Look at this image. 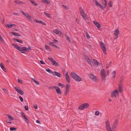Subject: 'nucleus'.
Returning <instances> with one entry per match:
<instances>
[{
	"label": "nucleus",
	"mask_w": 131,
	"mask_h": 131,
	"mask_svg": "<svg viewBox=\"0 0 131 131\" xmlns=\"http://www.w3.org/2000/svg\"><path fill=\"white\" fill-rule=\"evenodd\" d=\"M71 75L72 78L76 81L79 82L81 81V78L74 73L71 72Z\"/></svg>",
	"instance_id": "1"
},
{
	"label": "nucleus",
	"mask_w": 131,
	"mask_h": 131,
	"mask_svg": "<svg viewBox=\"0 0 131 131\" xmlns=\"http://www.w3.org/2000/svg\"><path fill=\"white\" fill-rule=\"evenodd\" d=\"M122 80L120 81L119 84V85L118 90H115V97H116V95H118L119 93L118 92L121 93L123 91V90L122 89V83H121Z\"/></svg>",
	"instance_id": "2"
},
{
	"label": "nucleus",
	"mask_w": 131,
	"mask_h": 131,
	"mask_svg": "<svg viewBox=\"0 0 131 131\" xmlns=\"http://www.w3.org/2000/svg\"><path fill=\"white\" fill-rule=\"evenodd\" d=\"M89 106V104L88 103H84L80 106L78 107V109L80 110H83L88 107Z\"/></svg>",
	"instance_id": "3"
},
{
	"label": "nucleus",
	"mask_w": 131,
	"mask_h": 131,
	"mask_svg": "<svg viewBox=\"0 0 131 131\" xmlns=\"http://www.w3.org/2000/svg\"><path fill=\"white\" fill-rule=\"evenodd\" d=\"M100 46L104 53L106 54V49L105 44L103 42H100Z\"/></svg>",
	"instance_id": "4"
},
{
	"label": "nucleus",
	"mask_w": 131,
	"mask_h": 131,
	"mask_svg": "<svg viewBox=\"0 0 131 131\" xmlns=\"http://www.w3.org/2000/svg\"><path fill=\"white\" fill-rule=\"evenodd\" d=\"M79 9L80 14H81L84 20H86L87 19L86 17V14L84 11L83 10V9L82 7H80L79 8Z\"/></svg>",
	"instance_id": "5"
},
{
	"label": "nucleus",
	"mask_w": 131,
	"mask_h": 131,
	"mask_svg": "<svg viewBox=\"0 0 131 131\" xmlns=\"http://www.w3.org/2000/svg\"><path fill=\"white\" fill-rule=\"evenodd\" d=\"M85 59L87 61L88 63L92 66L93 67L94 66V64L92 61H91L90 58L88 57L87 56L85 55L84 56Z\"/></svg>",
	"instance_id": "6"
},
{
	"label": "nucleus",
	"mask_w": 131,
	"mask_h": 131,
	"mask_svg": "<svg viewBox=\"0 0 131 131\" xmlns=\"http://www.w3.org/2000/svg\"><path fill=\"white\" fill-rule=\"evenodd\" d=\"M19 48V49H18V50L22 53H25L24 52V51H26L27 52H28L29 51L28 49H27L25 47H20V48Z\"/></svg>",
	"instance_id": "7"
},
{
	"label": "nucleus",
	"mask_w": 131,
	"mask_h": 131,
	"mask_svg": "<svg viewBox=\"0 0 131 131\" xmlns=\"http://www.w3.org/2000/svg\"><path fill=\"white\" fill-rule=\"evenodd\" d=\"M100 73L102 77V80H105V70L103 69H102L101 70Z\"/></svg>",
	"instance_id": "8"
},
{
	"label": "nucleus",
	"mask_w": 131,
	"mask_h": 131,
	"mask_svg": "<svg viewBox=\"0 0 131 131\" xmlns=\"http://www.w3.org/2000/svg\"><path fill=\"white\" fill-rule=\"evenodd\" d=\"M106 127L107 131H114L113 127L112 129L110 126V123L108 122H106Z\"/></svg>",
	"instance_id": "9"
},
{
	"label": "nucleus",
	"mask_w": 131,
	"mask_h": 131,
	"mask_svg": "<svg viewBox=\"0 0 131 131\" xmlns=\"http://www.w3.org/2000/svg\"><path fill=\"white\" fill-rule=\"evenodd\" d=\"M14 89L19 94L22 95L24 94V92L20 89L18 88L17 87L15 86Z\"/></svg>",
	"instance_id": "10"
},
{
	"label": "nucleus",
	"mask_w": 131,
	"mask_h": 131,
	"mask_svg": "<svg viewBox=\"0 0 131 131\" xmlns=\"http://www.w3.org/2000/svg\"><path fill=\"white\" fill-rule=\"evenodd\" d=\"M20 12L23 15L25 16L26 18L29 19L30 20H31V19H30V16L27 13H25L22 10Z\"/></svg>",
	"instance_id": "11"
},
{
	"label": "nucleus",
	"mask_w": 131,
	"mask_h": 131,
	"mask_svg": "<svg viewBox=\"0 0 131 131\" xmlns=\"http://www.w3.org/2000/svg\"><path fill=\"white\" fill-rule=\"evenodd\" d=\"M119 31L118 29L115 30V39H116L118 38V36L120 34Z\"/></svg>",
	"instance_id": "12"
},
{
	"label": "nucleus",
	"mask_w": 131,
	"mask_h": 131,
	"mask_svg": "<svg viewBox=\"0 0 131 131\" xmlns=\"http://www.w3.org/2000/svg\"><path fill=\"white\" fill-rule=\"evenodd\" d=\"M93 22L98 29L100 28L101 26L99 23L95 21H93Z\"/></svg>",
	"instance_id": "13"
},
{
	"label": "nucleus",
	"mask_w": 131,
	"mask_h": 131,
	"mask_svg": "<svg viewBox=\"0 0 131 131\" xmlns=\"http://www.w3.org/2000/svg\"><path fill=\"white\" fill-rule=\"evenodd\" d=\"M53 75H54L56 76L59 78L61 77L60 74L57 72L54 71L53 73Z\"/></svg>",
	"instance_id": "14"
},
{
	"label": "nucleus",
	"mask_w": 131,
	"mask_h": 131,
	"mask_svg": "<svg viewBox=\"0 0 131 131\" xmlns=\"http://www.w3.org/2000/svg\"><path fill=\"white\" fill-rule=\"evenodd\" d=\"M55 89H56V92L58 94L60 95L61 94V92L58 86H57Z\"/></svg>",
	"instance_id": "15"
},
{
	"label": "nucleus",
	"mask_w": 131,
	"mask_h": 131,
	"mask_svg": "<svg viewBox=\"0 0 131 131\" xmlns=\"http://www.w3.org/2000/svg\"><path fill=\"white\" fill-rule=\"evenodd\" d=\"M54 32L56 34H58L59 35H61L62 34L61 31L57 29L54 30Z\"/></svg>",
	"instance_id": "16"
},
{
	"label": "nucleus",
	"mask_w": 131,
	"mask_h": 131,
	"mask_svg": "<svg viewBox=\"0 0 131 131\" xmlns=\"http://www.w3.org/2000/svg\"><path fill=\"white\" fill-rule=\"evenodd\" d=\"M65 77L67 82L68 83L70 82V78L68 76V72L66 74Z\"/></svg>",
	"instance_id": "17"
},
{
	"label": "nucleus",
	"mask_w": 131,
	"mask_h": 131,
	"mask_svg": "<svg viewBox=\"0 0 131 131\" xmlns=\"http://www.w3.org/2000/svg\"><path fill=\"white\" fill-rule=\"evenodd\" d=\"M93 61L95 65L99 66V63L97 60L95 59H93Z\"/></svg>",
	"instance_id": "18"
},
{
	"label": "nucleus",
	"mask_w": 131,
	"mask_h": 131,
	"mask_svg": "<svg viewBox=\"0 0 131 131\" xmlns=\"http://www.w3.org/2000/svg\"><path fill=\"white\" fill-rule=\"evenodd\" d=\"M90 77L92 79H93V80L95 81H96V77H95L94 75H93L92 74H90L89 75Z\"/></svg>",
	"instance_id": "19"
},
{
	"label": "nucleus",
	"mask_w": 131,
	"mask_h": 131,
	"mask_svg": "<svg viewBox=\"0 0 131 131\" xmlns=\"http://www.w3.org/2000/svg\"><path fill=\"white\" fill-rule=\"evenodd\" d=\"M0 66L1 69L5 72H6V69L5 68L3 64L2 63H0Z\"/></svg>",
	"instance_id": "20"
},
{
	"label": "nucleus",
	"mask_w": 131,
	"mask_h": 131,
	"mask_svg": "<svg viewBox=\"0 0 131 131\" xmlns=\"http://www.w3.org/2000/svg\"><path fill=\"white\" fill-rule=\"evenodd\" d=\"M15 26V24H6V26L9 28H11L13 26Z\"/></svg>",
	"instance_id": "21"
},
{
	"label": "nucleus",
	"mask_w": 131,
	"mask_h": 131,
	"mask_svg": "<svg viewBox=\"0 0 131 131\" xmlns=\"http://www.w3.org/2000/svg\"><path fill=\"white\" fill-rule=\"evenodd\" d=\"M102 4L104 5V8H105L106 6V0H102Z\"/></svg>",
	"instance_id": "22"
},
{
	"label": "nucleus",
	"mask_w": 131,
	"mask_h": 131,
	"mask_svg": "<svg viewBox=\"0 0 131 131\" xmlns=\"http://www.w3.org/2000/svg\"><path fill=\"white\" fill-rule=\"evenodd\" d=\"M5 115L8 117V118L10 119L12 121H13L14 120V118H13V117L12 116L10 115H9L8 114H6Z\"/></svg>",
	"instance_id": "23"
},
{
	"label": "nucleus",
	"mask_w": 131,
	"mask_h": 131,
	"mask_svg": "<svg viewBox=\"0 0 131 131\" xmlns=\"http://www.w3.org/2000/svg\"><path fill=\"white\" fill-rule=\"evenodd\" d=\"M11 33L13 35L19 37L20 36V35L19 34L16 32H11Z\"/></svg>",
	"instance_id": "24"
},
{
	"label": "nucleus",
	"mask_w": 131,
	"mask_h": 131,
	"mask_svg": "<svg viewBox=\"0 0 131 131\" xmlns=\"http://www.w3.org/2000/svg\"><path fill=\"white\" fill-rule=\"evenodd\" d=\"M13 40L14 41H17V42H19L21 43H23V41L21 40H18L17 39H16L15 38H14L13 39Z\"/></svg>",
	"instance_id": "25"
},
{
	"label": "nucleus",
	"mask_w": 131,
	"mask_h": 131,
	"mask_svg": "<svg viewBox=\"0 0 131 131\" xmlns=\"http://www.w3.org/2000/svg\"><path fill=\"white\" fill-rule=\"evenodd\" d=\"M12 46L15 48L17 49L18 50L19 49V48H20V47H19V46L17 44H15L14 43H13L12 44Z\"/></svg>",
	"instance_id": "26"
},
{
	"label": "nucleus",
	"mask_w": 131,
	"mask_h": 131,
	"mask_svg": "<svg viewBox=\"0 0 131 131\" xmlns=\"http://www.w3.org/2000/svg\"><path fill=\"white\" fill-rule=\"evenodd\" d=\"M14 2L16 4H23V2L20 1H15Z\"/></svg>",
	"instance_id": "27"
},
{
	"label": "nucleus",
	"mask_w": 131,
	"mask_h": 131,
	"mask_svg": "<svg viewBox=\"0 0 131 131\" xmlns=\"http://www.w3.org/2000/svg\"><path fill=\"white\" fill-rule=\"evenodd\" d=\"M52 64L56 66H58L59 64L58 63L56 62V61H54L53 62H52Z\"/></svg>",
	"instance_id": "28"
},
{
	"label": "nucleus",
	"mask_w": 131,
	"mask_h": 131,
	"mask_svg": "<svg viewBox=\"0 0 131 131\" xmlns=\"http://www.w3.org/2000/svg\"><path fill=\"white\" fill-rule=\"evenodd\" d=\"M17 128L15 127H11L10 128V131H16L17 130Z\"/></svg>",
	"instance_id": "29"
},
{
	"label": "nucleus",
	"mask_w": 131,
	"mask_h": 131,
	"mask_svg": "<svg viewBox=\"0 0 131 131\" xmlns=\"http://www.w3.org/2000/svg\"><path fill=\"white\" fill-rule=\"evenodd\" d=\"M111 96L112 98L114 97H115V90L112 92Z\"/></svg>",
	"instance_id": "30"
},
{
	"label": "nucleus",
	"mask_w": 131,
	"mask_h": 131,
	"mask_svg": "<svg viewBox=\"0 0 131 131\" xmlns=\"http://www.w3.org/2000/svg\"><path fill=\"white\" fill-rule=\"evenodd\" d=\"M45 48L48 51H50L49 47L47 45H45Z\"/></svg>",
	"instance_id": "31"
},
{
	"label": "nucleus",
	"mask_w": 131,
	"mask_h": 131,
	"mask_svg": "<svg viewBox=\"0 0 131 131\" xmlns=\"http://www.w3.org/2000/svg\"><path fill=\"white\" fill-rule=\"evenodd\" d=\"M44 14L47 17L50 18V15L49 14H48V13L45 12H44Z\"/></svg>",
	"instance_id": "32"
},
{
	"label": "nucleus",
	"mask_w": 131,
	"mask_h": 131,
	"mask_svg": "<svg viewBox=\"0 0 131 131\" xmlns=\"http://www.w3.org/2000/svg\"><path fill=\"white\" fill-rule=\"evenodd\" d=\"M46 71L50 73L53 74L52 72L49 69H46Z\"/></svg>",
	"instance_id": "33"
},
{
	"label": "nucleus",
	"mask_w": 131,
	"mask_h": 131,
	"mask_svg": "<svg viewBox=\"0 0 131 131\" xmlns=\"http://www.w3.org/2000/svg\"><path fill=\"white\" fill-rule=\"evenodd\" d=\"M32 79L34 81V82L36 83L37 85H39V83L38 82L36 81L35 79L34 78H32Z\"/></svg>",
	"instance_id": "34"
},
{
	"label": "nucleus",
	"mask_w": 131,
	"mask_h": 131,
	"mask_svg": "<svg viewBox=\"0 0 131 131\" xmlns=\"http://www.w3.org/2000/svg\"><path fill=\"white\" fill-rule=\"evenodd\" d=\"M42 1L43 2L47 4H48L50 3L47 0H42Z\"/></svg>",
	"instance_id": "35"
},
{
	"label": "nucleus",
	"mask_w": 131,
	"mask_h": 131,
	"mask_svg": "<svg viewBox=\"0 0 131 131\" xmlns=\"http://www.w3.org/2000/svg\"><path fill=\"white\" fill-rule=\"evenodd\" d=\"M86 37L88 39H89L90 38V36L89 34L87 32H86Z\"/></svg>",
	"instance_id": "36"
},
{
	"label": "nucleus",
	"mask_w": 131,
	"mask_h": 131,
	"mask_svg": "<svg viewBox=\"0 0 131 131\" xmlns=\"http://www.w3.org/2000/svg\"><path fill=\"white\" fill-rule=\"evenodd\" d=\"M98 6L102 10H104V7L101 4H100Z\"/></svg>",
	"instance_id": "37"
},
{
	"label": "nucleus",
	"mask_w": 131,
	"mask_h": 131,
	"mask_svg": "<svg viewBox=\"0 0 131 131\" xmlns=\"http://www.w3.org/2000/svg\"><path fill=\"white\" fill-rule=\"evenodd\" d=\"M66 39L69 42L70 41V40L69 37L67 35H66Z\"/></svg>",
	"instance_id": "38"
},
{
	"label": "nucleus",
	"mask_w": 131,
	"mask_h": 131,
	"mask_svg": "<svg viewBox=\"0 0 131 131\" xmlns=\"http://www.w3.org/2000/svg\"><path fill=\"white\" fill-rule=\"evenodd\" d=\"M30 2L32 3L34 5H35V6L37 5V4L36 3V2L34 1H32L31 0L30 1Z\"/></svg>",
	"instance_id": "39"
},
{
	"label": "nucleus",
	"mask_w": 131,
	"mask_h": 131,
	"mask_svg": "<svg viewBox=\"0 0 131 131\" xmlns=\"http://www.w3.org/2000/svg\"><path fill=\"white\" fill-rule=\"evenodd\" d=\"M49 44L50 45L53 47H54V45H55V44H54L52 42H49Z\"/></svg>",
	"instance_id": "40"
},
{
	"label": "nucleus",
	"mask_w": 131,
	"mask_h": 131,
	"mask_svg": "<svg viewBox=\"0 0 131 131\" xmlns=\"http://www.w3.org/2000/svg\"><path fill=\"white\" fill-rule=\"evenodd\" d=\"M95 1V4L97 5V6H98L100 4L97 1H96V0H95L94 1Z\"/></svg>",
	"instance_id": "41"
},
{
	"label": "nucleus",
	"mask_w": 131,
	"mask_h": 131,
	"mask_svg": "<svg viewBox=\"0 0 131 131\" xmlns=\"http://www.w3.org/2000/svg\"><path fill=\"white\" fill-rule=\"evenodd\" d=\"M48 59L50 61H51L52 62L54 61L53 59L52 58H48Z\"/></svg>",
	"instance_id": "42"
},
{
	"label": "nucleus",
	"mask_w": 131,
	"mask_h": 131,
	"mask_svg": "<svg viewBox=\"0 0 131 131\" xmlns=\"http://www.w3.org/2000/svg\"><path fill=\"white\" fill-rule=\"evenodd\" d=\"M35 21L37 23H40L41 22H42V21L41 20H38L36 19L35 20Z\"/></svg>",
	"instance_id": "43"
},
{
	"label": "nucleus",
	"mask_w": 131,
	"mask_h": 131,
	"mask_svg": "<svg viewBox=\"0 0 131 131\" xmlns=\"http://www.w3.org/2000/svg\"><path fill=\"white\" fill-rule=\"evenodd\" d=\"M62 6L64 7L67 10L68 9V8L67 6L65 5H62Z\"/></svg>",
	"instance_id": "44"
},
{
	"label": "nucleus",
	"mask_w": 131,
	"mask_h": 131,
	"mask_svg": "<svg viewBox=\"0 0 131 131\" xmlns=\"http://www.w3.org/2000/svg\"><path fill=\"white\" fill-rule=\"evenodd\" d=\"M19 97L21 102H23V99L21 96H19Z\"/></svg>",
	"instance_id": "45"
},
{
	"label": "nucleus",
	"mask_w": 131,
	"mask_h": 131,
	"mask_svg": "<svg viewBox=\"0 0 131 131\" xmlns=\"http://www.w3.org/2000/svg\"><path fill=\"white\" fill-rule=\"evenodd\" d=\"M58 85L59 86H61L62 88L64 87V85L60 83H58Z\"/></svg>",
	"instance_id": "46"
},
{
	"label": "nucleus",
	"mask_w": 131,
	"mask_h": 131,
	"mask_svg": "<svg viewBox=\"0 0 131 131\" xmlns=\"http://www.w3.org/2000/svg\"><path fill=\"white\" fill-rule=\"evenodd\" d=\"M18 82L20 84H22V81L19 79H18Z\"/></svg>",
	"instance_id": "47"
},
{
	"label": "nucleus",
	"mask_w": 131,
	"mask_h": 131,
	"mask_svg": "<svg viewBox=\"0 0 131 131\" xmlns=\"http://www.w3.org/2000/svg\"><path fill=\"white\" fill-rule=\"evenodd\" d=\"M6 122L8 123H9V124H11L12 123L8 119H7L6 120Z\"/></svg>",
	"instance_id": "48"
},
{
	"label": "nucleus",
	"mask_w": 131,
	"mask_h": 131,
	"mask_svg": "<svg viewBox=\"0 0 131 131\" xmlns=\"http://www.w3.org/2000/svg\"><path fill=\"white\" fill-rule=\"evenodd\" d=\"M25 109L26 111H28L29 110L28 106H25Z\"/></svg>",
	"instance_id": "49"
},
{
	"label": "nucleus",
	"mask_w": 131,
	"mask_h": 131,
	"mask_svg": "<svg viewBox=\"0 0 131 131\" xmlns=\"http://www.w3.org/2000/svg\"><path fill=\"white\" fill-rule=\"evenodd\" d=\"M33 106L34 108L36 109H37L38 108L37 105L36 104H34Z\"/></svg>",
	"instance_id": "50"
},
{
	"label": "nucleus",
	"mask_w": 131,
	"mask_h": 131,
	"mask_svg": "<svg viewBox=\"0 0 131 131\" xmlns=\"http://www.w3.org/2000/svg\"><path fill=\"white\" fill-rule=\"evenodd\" d=\"M99 112L98 111H97L95 112V114L96 115L98 116L99 115Z\"/></svg>",
	"instance_id": "51"
},
{
	"label": "nucleus",
	"mask_w": 131,
	"mask_h": 131,
	"mask_svg": "<svg viewBox=\"0 0 131 131\" xmlns=\"http://www.w3.org/2000/svg\"><path fill=\"white\" fill-rule=\"evenodd\" d=\"M2 90L4 91V92L6 94L7 93V91L5 89L3 88L2 89Z\"/></svg>",
	"instance_id": "52"
},
{
	"label": "nucleus",
	"mask_w": 131,
	"mask_h": 131,
	"mask_svg": "<svg viewBox=\"0 0 131 131\" xmlns=\"http://www.w3.org/2000/svg\"><path fill=\"white\" fill-rule=\"evenodd\" d=\"M21 115L22 116V117H23V118H24V117H25L26 116L24 114L22 113V112H21Z\"/></svg>",
	"instance_id": "53"
},
{
	"label": "nucleus",
	"mask_w": 131,
	"mask_h": 131,
	"mask_svg": "<svg viewBox=\"0 0 131 131\" xmlns=\"http://www.w3.org/2000/svg\"><path fill=\"white\" fill-rule=\"evenodd\" d=\"M108 5L110 7H111L112 6V4L111 2L110 1L108 3Z\"/></svg>",
	"instance_id": "54"
},
{
	"label": "nucleus",
	"mask_w": 131,
	"mask_h": 131,
	"mask_svg": "<svg viewBox=\"0 0 131 131\" xmlns=\"http://www.w3.org/2000/svg\"><path fill=\"white\" fill-rule=\"evenodd\" d=\"M57 86H50L49 87V88L50 89H53V88H55L56 89V87Z\"/></svg>",
	"instance_id": "55"
},
{
	"label": "nucleus",
	"mask_w": 131,
	"mask_h": 131,
	"mask_svg": "<svg viewBox=\"0 0 131 131\" xmlns=\"http://www.w3.org/2000/svg\"><path fill=\"white\" fill-rule=\"evenodd\" d=\"M70 87V85L68 84H66V88H69Z\"/></svg>",
	"instance_id": "56"
},
{
	"label": "nucleus",
	"mask_w": 131,
	"mask_h": 131,
	"mask_svg": "<svg viewBox=\"0 0 131 131\" xmlns=\"http://www.w3.org/2000/svg\"><path fill=\"white\" fill-rule=\"evenodd\" d=\"M40 62L41 64H45V63L44 62L42 61H40Z\"/></svg>",
	"instance_id": "57"
},
{
	"label": "nucleus",
	"mask_w": 131,
	"mask_h": 131,
	"mask_svg": "<svg viewBox=\"0 0 131 131\" xmlns=\"http://www.w3.org/2000/svg\"><path fill=\"white\" fill-rule=\"evenodd\" d=\"M54 47L56 48H57L58 49H60V47H59L58 46H57V45H54Z\"/></svg>",
	"instance_id": "58"
},
{
	"label": "nucleus",
	"mask_w": 131,
	"mask_h": 131,
	"mask_svg": "<svg viewBox=\"0 0 131 131\" xmlns=\"http://www.w3.org/2000/svg\"><path fill=\"white\" fill-rule=\"evenodd\" d=\"M69 90V88H66V91L67 92H68Z\"/></svg>",
	"instance_id": "59"
},
{
	"label": "nucleus",
	"mask_w": 131,
	"mask_h": 131,
	"mask_svg": "<svg viewBox=\"0 0 131 131\" xmlns=\"http://www.w3.org/2000/svg\"><path fill=\"white\" fill-rule=\"evenodd\" d=\"M25 121L26 122L28 123H29V120H28V119L27 118L26 119H25Z\"/></svg>",
	"instance_id": "60"
},
{
	"label": "nucleus",
	"mask_w": 131,
	"mask_h": 131,
	"mask_svg": "<svg viewBox=\"0 0 131 131\" xmlns=\"http://www.w3.org/2000/svg\"><path fill=\"white\" fill-rule=\"evenodd\" d=\"M13 14L14 15H17V16L18 15H19V14L18 13H14Z\"/></svg>",
	"instance_id": "61"
},
{
	"label": "nucleus",
	"mask_w": 131,
	"mask_h": 131,
	"mask_svg": "<svg viewBox=\"0 0 131 131\" xmlns=\"http://www.w3.org/2000/svg\"><path fill=\"white\" fill-rule=\"evenodd\" d=\"M40 23L44 25H46V23H45L43 22L42 21V22H41Z\"/></svg>",
	"instance_id": "62"
},
{
	"label": "nucleus",
	"mask_w": 131,
	"mask_h": 131,
	"mask_svg": "<svg viewBox=\"0 0 131 131\" xmlns=\"http://www.w3.org/2000/svg\"><path fill=\"white\" fill-rule=\"evenodd\" d=\"M68 92H67V91H66V92L64 94V95L66 96L67 95Z\"/></svg>",
	"instance_id": "63"
},
{
	"label": "nucleus",
	"mask_w": 131,
	"mask_h": 131,
	"mask_svg": "<svg viewBox=\"0 0 131 131\" xmlns=\"http://www.w3.org/2000/svg\"><path fill=\"white\" fill-rule=\"evenodd\" d=\"M110 65V64H108V65H107L106 66V68H108L109 67Z\"/></svg>",
	"instance_id": "64"
}]
</instances>
